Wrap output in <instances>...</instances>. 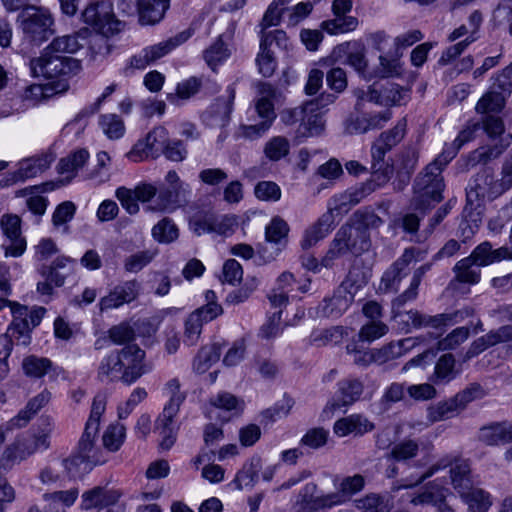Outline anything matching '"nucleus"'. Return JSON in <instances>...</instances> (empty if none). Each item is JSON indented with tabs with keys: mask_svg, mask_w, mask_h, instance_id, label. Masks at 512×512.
<instances>
[{
	"mask_svg": "<svg viewBox=\"0 0 512 512\" xmlns=\"http://www.w3.org/2000/svg\"><path fill=\"white\" fill-rule=\"evenodd\" d=\"M226 93V96L217 98L203 113V122L207 126L211 128H224L229 124L235 99V88L232 85L228 86Z\"/></svg>",
	"mask_w": 512,
	"mask_h": 512,
	"instance_id": "nucleus-16",
	"label": "nucleus"
},
{
	"mask_svg": "<svg viewBox=\"0 0 512 512\" xmlns=\"http://www.w3.org/2000/svg\"><path fill=\"white\" fill-rule=\"evenodd\" d=\"M53 430L54 424L47 420L40 432L18 438L12 445L7 447L3 457L7 461L21 462L36 452L47 450L50 447V436Z\"/></svg>",
	"mask_w": 512,
	"mask_h": 512,
	"instance_id": "nucleus-8",
	"label": "nucleus"
},
{
	"mask_svg": "<svg viewBox=\"0 0 512 512\" xmlns=\"http://www.w3.org/2000/svg\"><path fill=\"white\" fill-rule=\"evenodd\" d=\"M334 214L327 210L319 219L308 227L303 235L301 246L303 249H309L318 241L324 239L334 228Z\"/></svg>",
	"mask_w": 512,
	"mask_h": 512,
	"instance_id": "nucleus-27",
	"label": "nucleus"
},
{
	"mask_svg": "<svg viewBox=\"0 0 512 512\" xmlns=\"http://www.w3.org/2000/svg\"><path fill=\"white\" fill-rule=\"evenodd\" d=\"M223 310L219 304L204 305L192 312L185 322L184 342L195 345L202 331L204 323H208L222 314Z\"/></svg>",
	"mask_w": 512,
	"mask_h": 512,
	"instance_id": "nucleus-17",
	"label": "nucleus"
},
{
	"mask_svg": "<svg viewBox=\"0 0 512 512\" xmlns=\"http://www.w3.org/2000/svg\"><path fill=\"white\" fill-rule=\"evenodd\" d=\"M99 126L109 139H119L124 135L125 125L116 114H103L99 117Z\"/></svg>",
	"mask_w": 512,
	"mask_h": 512,
	"instance_id": "nucleus-44",
	"label": "nucleus"
},
{
	"mask_svg": "<svg viewBox=\"0 0 512 512\" xmlns=\"http://www.w3.org/2000/svg\"><path fill=\"white\" fill-rule=\"evenodd\" d=\"M416 250L407 248L403 254L384 273L381 279V289L385 292H396L403 277L408 274V266L415 260Z\"/></svg>",
	"mask_w": 512,
	"mask_h": 512,
	"instance_id": "nucleus-20",
	"label": "nucleus"
},
{
	"mask_svg": "<svg viewBox=\"0 0 512 512\" xmlns=\"http://www.w3.org/2000/svg\"><path fill=\"white\" fill-rule=\"evenodd\" d=\"M358 25V20L352 16L343 15L322 23V28L330 34L345 33L354 30Z\"/></svg>",
	"mask_w": 512,
	"mask_h": 512,
	"instance_id": "nucleus-60",
	"label": "nucleus"
},
{
	"mask_svg": "<svg viewBox=\"0 0 512 512\" xmlns=\"http://www.w3.org/2000/svg\"><path fill=\"white\" fill-rule=\"evenodd\" d=\"M333 429L336 435L344 437L351 433L363 435L364 433L372 431L374 425L366 417L359 414H352L337 420L334 423Z\"/></svg>",
	"mask_w": 512,
	"mask_h": 512,
	"instance_id": "nucleus-29",
	"label": "nucleus"
},
{
	"mask_svg": "<svg viewBox=\"0 0 512 512\" xmlns=\"http://www.w3.org/2000/svg\"><path fill=\"white\" fill-rule=\"evenodd\" d=\"M177 414H167L166 410H163L156 420V429L161 436L160 447L162 449H170L176 441L178 427L174 422V418Z\"/></svg>",
	"mask_w": 512,
	"mask_h": 512,
	"instance_id": "nucleus-35",
	"label": "nucleus"
},
{
	"mask_svg": "<svg viewBox=\"0 0 512 512\" xmlns=\"http://www.w3.org/2000/svg\"><path fill=\"white\" fill-rule=\"evenodd\" d=\"M459 410L460 405L455 401V397L437 403L428 409V419L431 422H438L453 417Z\"/></svg>",
	"mask_w": 512,
	"mask_h": 512,
	"instance_id": "nucleus-43",
	"label": "nucleus"
},
{
	"mask_svg": "<svg viewBox=\"0 0 512 512\" xmlns=\"http://www.w3.org/2000/svg\"><path fill=\"white\" fill-rule=\"evenodd\" d=\"M0 226L9 244H3L5 257H20L27 247L21 232V219L17 215L6 214L1 217Z\"/></svg>",
	"mask_w": 512,
	"mask_h": 512,
	"instance_id": "nucleus-14",
	"label": "nucleus"
},
{
	"mask_svg": "<svg viewBox=\"0 0 512 512\" xmlns=\"http://www.w3.org/2000/svg\"><path fill=\"white\" fill-rule=\"evenodd\" d=\"M320 1L321 0H305L293 6L289 10L288 25L293 27L297 26L311 14L315 4Z\"/></svg>",
	"mask_w": 512,
	"mask_h": 512,
	"instance_id": "nucleus-63",
	"label": "nucleus"
},
{
	"mask_svg": "<svg viewBox=\"0 0 512 512\" xmlns=\"http://www.w3.org/2000/svg\"><path fill=\"white\" fill-rule=\"evenodd\" d=\"M89 158L85 149H79L66 158H62L58 164V171L61 174L74 173L82 168Z\"/></svg>",
	"mask_w": 512,
	"mask_h": 512,
	"instance_id": "nucleus-55",
	"label": "nucleus"
},
{
	"mask_svg": "<svg viewBox=\"0 0 512 512\" xmlns=\"http://www.w3.org/2000/svg\"><path fill=\"white\" fill-rule=\"evenodd\" d=\"M229 55L230 52L223 41V35H219L217 40L204 51V59L212 69L226 60Z\"/></svg>",
	"mask_w": 512,
	"mask_h": 512,
	"instance_id": "nucleus-48",
	"label": "nucleus"
},
{
	"mask_svg": "<svg viewBox=\"0 0 512 512\" xmlns=\"http://www.w3.org/2000/svg\"><path fill=\"white\" fill-rule=\"evenodd\" d=\"M346 353L352 356L353 363L358 367L376 364L375 349H363L356 341L346 345Z\"/></svg>",
	"mask_w": 512,
	"mask_h": 512,
	"instance_id": "nucleus-46",
	"label": "nucleus"
},
{
	"mask_svg": "<svg viewBox=\"0 0 512 512\" xmlns=\"http://www.w3.org/2000/svg\"><path fill=\"white\" fill-rule=\"evenodd\" d=\"M415 344V339L405 338L397 342H390L379 349H375L376 364L383 365L403 356L410 351Z\"/></svg>",
	"mask_w": 512,
	"mask_h": 512,
	"instance_id": "nucleus-32",
	"label": "nucleus"
},
{
	"mask_svg": "<svg viewBox=\"0 0 512 512\" xmlns=\"http://www.w3.org/2000/svg\"><path fill=\"white\" fill-rule=\"evenodd\" d=\"M388 332V326L382 321H369L359 331L358 337L363 342H373Z\"/></svg>",
	"mask_w": 512,
	"mask_h": 512,
	"instance_id": "nucleus-64",
	"label": "nucleus"
},
{
	"mask_svg": "<svg viewBox=\"0 0 512 512\" xmlns=\"http://www.w3.org/2000/svg\"><path fill=\"white\" fill-rule=\"evenodd\" d=\"M357 238L354 236L353 227L350 225H343L336 232L334 239L331 241L328 251L321 259V266L330 268L334 265L335 261L345 256L349 252L360 254L370 247V241L365 231L358 230Z\"/></svg>",
	"mask_w": 512,
	"mask_h": 512,
	"instance_id": "nucleus-5",
	"label": "nucleus"
},
{
	"mask_svg": "<svg viewBox=\"0 0 512 512\" xmlns=\"http://www.w3.org/2000/svg\"><path fill=\"white\" fill-rule=\"evenodd\" d=\"M504 192L505 189L501 182L494 179L493 171L490 168H484L477 173L466 188L467 204L465 209L476 210L482 206L486 198L494 199Z\"/></svg>",
	"mask_w": 512,
	"mask_h": 512,
	"instance_id": "nucleus-9",
	"label": "nucleus"
},
{
	"mask_svg": "<svg viewBox=\"0 0 512 512\" xmlns=\"http://www.w3.org/2000/svg\"><path fill=\"white\" fill-rule=\"evenodd\" d=\"M451 466L450 478L453 488L458 494L464 493L472 487L471 468L467 460L454 459L451 456H445L433 464L423 475L420 476L417 483H421L433 476L436 472Z\"/></svg>",
	"mask_w": 512,
	"mask_h": 512,
	"instance_id": "nucleus-11",
	"label": "nucleus"
},
{
	"mask_svg": "<svg viewBox=\"0 0 512 512\" xmlns=\"http://www.w3.org/2000/svg\"><path fill=\"white\" fill-rule=\"evenodd\" d=\"M448 494L449 490L447 488L433 482L428 485L423 493L413 497L411 503L414 505L431 504L438 512H455L446 500Z\"/></svg>",
	"mask_w": 512,
	"mask_h": 512,
	"instance_id": "nucleus-26",
	"label": "nucleus"
},
{
	"mask_svg": "<svg viewBox=\"0 0 512 512\" xmlns=\"http://www.w3.org/2000/svg\"><path fill=\"white\" fill-rule=\"evenodd\" d=\"M262 468V461L259 457H252L247 461L241 470L236 474L233 484L238 490L245 487H253L258 480Z\"/></svg>",
	"mask_w": 512,
	"mask_h": 512,
	"instance_id": "nucleus-36",
	"label": "nucleus"
},
{
	"mask_svg": "<svg viewBox=\"0 0 512 512\" xmlns=\"http://www.w3.org/2000/svg\"><path fill=\"white\" fill-rule=\"evenodd\" d=\"M151 371L152 365L146 362V352L136 344H127L101 360L98 377L101 381H120L131 386Z\"/></svg>",
	"mask_w": 512,
	"mask_h": 512,
	"instance_id": "nucleus-1",
	"label": "nucleus"
},
{
	"mask_svg": "<svg viewBox=\"0 0 512 512\" xmlns=\"http://www.w3.org/2000/svg\"><path fill=\"white\" fill-rule=\"evenodd\" d=\"M52 367V362L48 358L30 355L24 358L22 368L25 374L33 378H41Z\"/></svg>",
	"mask_w": 512,
	"mask_h": 512,
	"instance_id": "nucleus-45",
	"label": "nucleus"
},
{
	"mask_svg": "<svg viewBox=\"0 0 512 512\" xmlns=\"http://www.w3.org/2000/svg\"><path fill=\"white\" fill-rule=\"evenodd\" d=\"M215 213L212 210L200 209L195 211L189 217L190 229L198 236L206 233H212Z\"/></svg>",
	"mask_w": 512,
	"mask_h": 512,
	"instance_id": "nucleus-40",
	"label": "nucleus"
},
{
	"mask_svg": "<svg viewBox=\"0 0 512 512\" xmlns=\"http://www.w3.org/2000/svg\"><path fill=\"white\" fill-rule=\"evenodd\" d=\"M126 435L124 425L116 423L110 425L103 434V445L109 451H117L122 445Z\"/></svg>",
	"mask_w": 512,
	"mask_h": 512,
	"instance_id": "nucleus-59",
	"label": "nucleus"
},
{
	"mask_svg": "<svg viewBox=\"0 0 512 512\" xmlns=\"http://www.w3.org/2000/svg\"><path fill=\"white\" fill-rule=\"evenodd\" d=\"M362 183L360 186L350 188L342 193L334 195L328 204V210L334 213H347L353 206L359 204L364 198L374 192L382 182L377 178Z\"/></svg>",
	"mask_w": 512,
	"mask_h": 512,
	"instance_id": "nucleus-13",
	"label": "nucleus"
},
{
	"mask_svg": "<svg viewBox=\"0 0 512 512\" xmlns=\"http://www.w3.org/2000/svg\"><path fill=\"white\" fill-rule=\"evenodd\" d=\"M457 375L455 371V358L452 354L442 355L435 365V377L439 382H449Z\"/></svg>",
	"mask_w": 512,
	"mask_h": 512,
	"instance_id": "nucleus-57",
	"label": "nucleus"
},
{
	"mask_svg": "<svg viewBox=\"0 0 512 512\" xmlns=\"http://www.w3.org/2000/svg\"><path fill=\"white\" fill-rule=\"evenodd\" d=\"M389 110L375 114H351L345 120V132L351 135L364 134L370 130L382 128L390 120Z\"/></svg>",
	"mask_w": 512,
	"mask_h": 512,
	"instance_id": "nucleus-21",
	"label": "nucleus"
},
{
	"mask_svg": "<svg viewBox=\"0 0 512 512\" xmlns=\"http://www.w3.org/2000/svg\"><path fill=\"white\" fill-rule=\"evenodd\" d=\"M469 257L476 266L485 267L503 260H512V248L502 246L494 249L489 241H484L473 249Z\"/></svg>",
	"mask_w": 512,
	"mask_h": 512,
	"instance_id": "nucleus-23",
	"label": "nucleus"
},
{
	"mask_svg": "<svg viewBox=\"0 0 512 512\" xmlns=\"http://www.w3.org/2000/svg\"><path fill=\"white\" fill-rule=\"evenodd\" d=\"M382 95L385 105H401L409 97V90L389 82L382 86Z\"/></svg>",
	"mask_w": 512,
	"mask_h": 512,
	"instance_id": "nucleus-62",
	"label": "nucleus"
},
{
	"mask_svg": "<svg viewBox=\"0 0 512 512\" xmlns=\"http://www.w3.org/2000/svg\"><path fill=\"white\" fill-rule=\"evenodd\" d=\"M53 161L54 157L52 154H42L40 156L22 160L19 163L17 171L13 173L12 180L17 182L34 178L46 171Z\"/></svg>",
	"mask_w": 512,
	"mask_h": 512,
	"instance_id": "nucleus-25",
	"label": "nucleus"
},
{
	"mask_svg": "<svg viewBox=\"0 0 512 512\" xmlns=\"http://www.w3.org/2000/svg\"><path fill=\"white\" fill-rule=\"evenodd\" d=\"M505 98V95L493 89L478 101L476 110L479 113L499 112L505 105Z\"/></svg>",
	"mask_w": 512,
	"mask_h": 512,
	"instance_id": "nucleus-54",
	"label": "nucleus"
},
{
	"mask_svg": "<svg viewBox=\"0 0 512 512\" xmlns=\"http://www.w3.org/2000/svg\"><path fill=\"white\" fill-rule=\"evenodd\" d=\"M82 20L96 32L112 35L120 31L121 22L116 20L110 1H97L87 5L82 12Z\"/></svg>",
	"mask_w": 512,
	"mask_h": 512,
	"instance_id": "nucleus-10",
	"label": "nucleus"
},
{
	"mask_svg": "<svg viewBox=\"0 0 512 512\" xmlns=\"http://www.w3.org/2000/svg\"><path fill=\"white\" fill-rule=\"evenodd\" d=\"M289 226L280 217H274L265 228V239L269 243L281 244L286 240Z\"/></svg>",
	"mask_w": 512,
	"mask_h": 512,
	"instance_id": "nucleus-53",
	"label": "nucleus"
},
{
	"mask_svg": "<svg viewBox=\"0 0 512 512\" xmlns=\"http://www.w3.org/2000/svg\"><path fill=\"white\" fill-rule=\"evenodd\" d=\"M191 193L189 184H178L177 187L161 186L152 209L173 212L189 201Z\"/></svg>",
	"mask_w": 512,
	"mask_h": 512,
	"instance_id": "nucleus-18",
	"label": "nucleus"
},
{
	"mask_svg": "<svg viewBox=\"0 0 512 512\" xmlns=\"http://www.w3.org/2000/svg\"><path fill=\"white\" fill-rule=\"evenodd\" d=\"M170 0H138L137 10L142 25L159 23L169 8Z\"/></svg>",
	"mask_w": 512,
	"mask_h": 512,
	"instance_id": "nucleus-28",
	"label": "nucleus"
},
{
	"mask_svg": "<svg viewBox=\"0 0 512 512\" xmlns=\"http://www.w3.org/2000/svg\"><path fill=\"white\" fill-rule=\"evenodd\" d=\"M430 267V264H424L415 270L409 288L394 300V307L399 308L403 306L406 302L412 301L417 297L418 287L421 283L422 277L427 271L430 270Z\"/></svg>",
	"mask_w": 512,
	"mask_h": 512,
	"instance_id": "nucleus-42",
	"label": "nucleus"
},
{
	"mask_svg": "<svg viewBox=\"0 0 512 512\" xmlns=\"http://www.w3.org/2000/svg\"><path fill=\"white\" fill-rule=\"evenodd\" d=\"M325 128V120L321 113L307 112L303 123L300 124L299 133L302 136H318Z\"/></svg>",
	"mask_w": 512,
	"mask_h": 512,
	"instance_id": "nucleus-52",
	"label": "nucleus"
},
{
	"mask_svg": "<svg viewBox=\"0 0 512 512\" xmlns=\"http://www.w3.org/2000/svg\"><path fill=\"white\" fill-rule=\"evenodd\" d=\"M363 382L355 377H348L338 382L337 398L330 401L325 411L334 412L358 401L363 393Z\"/></svg>",
	"mask_w": 512,
	"mask_h": 512,
	"instance_id": "nucleus-22",
	"label": "nucleus"
},
{
	"mask_svg": "<svg viewBox=\"0 0 512 512\" xmlns=\"http://www.w3.org/2000/svg\"><path fill=\"white\" fill-rule=\"evenodd\" d=\"M459 496L470 512H487L492 505L491 495L482 488L472 486Z\"/></svg>",
	"mask_w": 512,
	"mask_h": 512,
	"instance_id": "nucleus-37",
	"label": "nucleus"
},
{
	"mask_svg": "<svg viewBox=\"0 0 512 512\" xmlns=\"http://www.w3.org/2000/svg\"><path fill=\"white\" fill-rule=\"evenodd\" d=\"M473 309L465 307L452 313H442L434 316L424 315L416 310H410L406 313L407 322L414 327H433L439 328L446 325H453L463 321L465 318L473 315Z\"/></svg>",
	"mask_w": 512,
	"mask_h": 512,
	"instance_id": "nucleus-15",
	"label": "nucleus"
},
{
	"mask_svg": "<svg viewBox=\"0 0 512 512\" xmlns=\"http://www.w3.org/2000/svg\"><path fill=\"white\" fill-rule=\"evenodd\" d=\"M290 150L289 141L283 136L272 137L264 147L266 157L271 161H279L288 155Z\"/></svg>",
	"mask_w": 512,
	"mask_h": 512,
	"instance_id": "nucleus-51",
	"label": "nucleus"
},
{
	"mask_svg": "<svg viewBox=\"0 0 512 512\" xmlns=\"http://www.w3.org/2000/svg\"><path fill=\"white\" fill-rule=\"evenodd\" d=\"M479 439L486 445L495 446L512 441V422L494 423L483 427Z\"/></svg>",
	"mask_w": 512,
	"mask_h": 512,
	"instance_id": "nucleus-31",
	"label": "nucleus"
},
{
	"mask_svg": "<svg viewBox=\"0 0 512 512\" xmlns=\"http://www.w3.org/2000/svg\"><path fill=\"white\" fill-rule=\"evenodd\" d=\"M507 145L480 147L474 150L468 157L467 166L474 167L478 164H487L492 159L498 158L504 152Z\"/></svg>",
	"mask_w": 512,
	"mask_h": 512,
	"instance_id": "nucleus-47",
	"label": "nucleus"
},
{
	"mask_svg": "<svg viewBox=\"0 0 512 512\" xmlns=\"http://www.w3.org/2000/svg\"><path fill=\"white\" fill-rule=\"evenodd\" d=\"M220 356L221 349L219 345L213 344L202 347L194 359L193 368L197 373H204L220 359Z\"/></svg>",
	"mask_w": 512,
	"mask_h": 512,
	"instance_id": "nucleus-41",
	"label": "nucleus"
},
{
	"mask_svg": "<svg viewBox=\"0 0 512 512\" xmlns=\"http://www.w3.org/2000/svg\"><path fill=\"white\" fill-rule=\"evenodd\" d=\"M453 271L458 282L474 285L480 281V267L476 266L469 256L459 260L455 264Z\"/></svg>",
	"mask_w": 512,
	"mask_h": 512,
	"instance_id": "nucleus-39",
	"label": "nucleus"
},
{
	"mask_svg": "<svg viewBox=\"0 0 512 512\" xmlns=\"http://www.w3.org/2000/svg\"><path fill=\"white\" fill-rule=\"evenodd\" d=\"M30 69L35 77L57 78L76 74L81 64L75 58L50 51L48 46L40 57L30 61Z\"/></svg>",
	"mask_w": 512,
	"mask_h": 512,
	"instance_id": "nucleus-6",
	"label": "nucleus"
},
{
	"mask_svg": "<svg viewBox=\"0 0 512 512\" xmlns=\"http://www.w3.org/2000/svg\"><path fill=\"white\" fill-rule=\"evenodd\" d=\"M356 287L349 281H344L334 291L331 298H326L318 306V315L327 318H339L348 310L354 301Z\"/></svg>",
	"mask_w": 512,
	"mask_h": 512,
	"instance_id": "nucleus-12",
	"label": "nucleus"
},
{
	"mask_svg": "<svg viewBox=\"0 0 512 512\" xmlns=\"http://www.w3.org/2000/svg\"><path fill=\"white\" fill-rule=\"evenodd\" d=\"M436 164H428L414 183L412 205L416 210L425 211L433 203L443 199L444 179Z\"/></svg>",
	"mask_w": 512,
	"mask_h": 512,
	"instance_id": "nucleus-4",
	"label": "nucleus"
},
{
	"mask_svg": "<svg viewBox=\"0 0 512 512\" xmlns=\"http://www.w3.org/2000/svg\"><path fill=\"white\" fill-rule=\"evenodd\" d=\"M51 394L50 392L44 390L34 398H32L26 405V407L21 410L18 415L13 418L12 425L17 427H22L26 425V423L42 408L44 407L50 400Z\"/></svg>",
	"mask_w": 512,
	"mask_h": 512,
	"instance_id": "nucleus-38",
	"label": "nucleus"
},
{
	"mask_svg": "<svg viewBox=\"0 0 512 512\" xmlns=\"http://www.w3.org/2000/svg\"><path fill=\"white\" fill-rule=\"evenodd\" d=\"M406 120H400L392 129L382 132L371 147L373 177L385 183L392 174V167L385 160V155L404 138Z\"/></svg>",
	"mask_w": 512,
	"mask_h": 512,
	"instance_id": "nucleus-3",
	"label": "nucleus"
},
{
	"mask_svg": "<svg viewBox=\"0 0 512 512\" xmlns=\"http://www.w3.org/2000/svg\"><path fill=\"white\" fill-rule=\"evenodd\" d=\"M169 133L166 128L162 126L155 127L151 132L148 133L145 140L149 146V149L154 154V157L158 158L161 155L167 140Z\"/></svg>",
	"mask_w": 512,
	"mask_h": 512,
	"instance_id": "nucleus-61",
	"label": "nucleus"
},
{
	"mask_svg": "<svg viewBox=\"0 0 512 512\" xmlns=\"http://www.w3.org/2000/svg\"><path fill=\"white\" fill-rule=\"evenodd\" d=\"M152 236L162 243H170L178 238V228L169 218L159 221L152 229Z\"/></svg>",
	"mask_w": 512,
	"mask_h": 512,
	"instance_id": "nucleus-56",
	"label": "nucleus"
},
{
	"mask_svg": "<svg viewBox=\"0 0 512 512\" xmlns=\"http://www.w3.org/2000/svg\"><path fill=\"white\" fill-rule=\"evenodd\" d=\"M120 498V493L116 490H106L102 487H94L82 495L81 507L89 510L92 508H101L114 505Z\"/></svg>",
	"mask_w": 512,
	"mask_h": 512,
	"instance_id": "nucleus-30",
	"label": "nucleus"
},
{
	"mask_svg": "<svg viewBox=\"0 0 512 512\" xmlns=\"http://www.w3.org/2000/svg\"><path fill=\"white\" fill-rule=\"evenodd\" d=\"M165 391L170 397L169 402L165 405L163 410H166L167 414L178 413L180 405L185 399V395L180 392V383L177 378L170 379L165 384Z\"/></svg>",
	"mask_w": 512,
	"mask_h": 512,
	"instance_id": "nucleus-58",
	"label": "nucleus"
},
{
	"mask_svg": "<svg viewBox=\"0 0 512 512\" xmlns=\"http://www.w3.org/2000/svg\"><path fill=\"white\" fill-rule=\"evenodd\" d=\"M353 218L357 222L358 226L353 227L354 236L357 237V231L360 229L362 231H365V234L369 237L367 233V229L370 228H378L383 224V220L374 213L372 210L364 209V210H357Z\"/></svg>",
	"mask_w": 512,
	"mask_h": 512,
	"instance_id": "nucleus-50",
	"label": "nucleus"
},
{
	"mask_svg": "<svg viewBox=\"0 0 512 512\" xmlns=\"http://www.w3.org/2000/svg\"><path fill=\"white\" fill-rule=\"evenodd\" d=\"M98 433V429L85 426L74 454L62 461L70 476L77 477L82 471H89L94 466L105 463L103 449L97 444Z\"/></svg>",
	"mask_w": 512,
	"mask_h": 512,
	"instance_id": "nucleus-2",
	"label": "nucleus"
},
{
	"mask_svg": "<svg viewBox=\"0 0 512 512\" xmlns=\"http://www.w3.org/2000/svg\"><path fill=\"white\" fill-rule=\"evenodd\" d=\"M140 287V283L135 279L125 281L115 286L108 295L100 299V310L115 309L124 304L131 303L138 297Z\"/></svg>",
	"mask_w": 512,
	"mask_h": 512,
	"instance_id": "nucleus-19",
	"label": "nucleus"
},
{
	"mask_svg": "<svg viewBox=\"0 0 512 512\" xmlns=\"http://www.w3.org/2000/svg\"><path fill=\"white\" fill-rule=\"evenodd\" d=\"M270 38V36H262L260 52L256 59L259 72L264 77H270L274 73L276 67L275 60L268 49V42Z\"/></svg>",
	"mask_w": 512,
	"mask_h": 512,
	"instance_id": "nucleus-49",
	"label": "nucleus"
},
{
	"mask_svg": "<svg viewBox=\"0 0 512 512\" xmlns=\"http://www.w3.org/2000/svg\"><path fill=\"white\" fill-rule=\"evenodd\" d=\"M365 478L360 474L347 476L341 480L335 493L328 494L322 499V505L331 507L349 500L354 494L363 490Z\"/></svg>",
	"mask_w": 512,
	"mask_h": 512,
	"instance_id": "nucleus-24",
	"label": "nucleus"
},
{
	"mask_svg": "<svg viewBox=\"0 0 512 512\" xmlns=\"http://www.w3.org/2000/svg\"><path fill=\"white\" fill-rule=\"evenodd\" d=\"M170 51L171 49L167 41L146 47L131 58L130 66L136 69H145Z\"/></svg>",
	"mask_w": 512,
	"mask_h": 512,
	"instance_id": "nucleus-33",
	"label": "nucleus"
},
{
	"mask_svg": "<svg viewBox=\"0 0 512 512\" xmlns=\"http://www.w3.org/2000/svg\"><path fill=\"white\" fill-rule=\"evenodd\" d=\"M18 21L24 36L31 42L40 44L53 34V18L47 9L27 6L18 15Z\"/></svg>",
	"mask_w": 512,
	"mask_h": 512,
	"instance_id": "nucleus-7",
	"label": "nucleus"
},
{
	"mask_svg": "<svg viewBox=\"0 0 512 512\" xmlns=\"http://www.w3.org/2000/svg\"><path fill=\"white\" fill-rule=\"evenodd\" d=\"M88 34V29H82L71 35L57 37L49 45L50 51L61 55L64 53L73 54L83 47Z\"/></svg>",
	"mask_w": 512,
	"mask_h": 512,
	"instance_id": "nucleus-34",
	"label": "nucleus"
}]
</instances>
